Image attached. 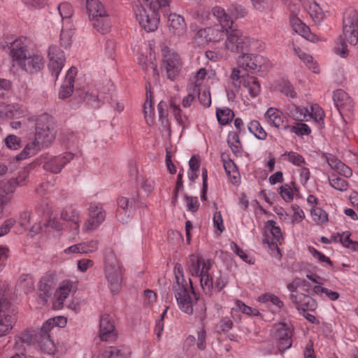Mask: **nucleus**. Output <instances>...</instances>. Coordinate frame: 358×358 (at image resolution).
Instances as JSON below:
<instances>
[{"label":"nucleus","mask_w":358,"mask_h":358,"mask_svg":"<svg viewBox=\"0 0 358 358\" xmlns=\"http://www.w3.org/2000/svg\"><path fill=\"white\" fill-rule=\"evenodd\" d=\"M30 41L27 37L6 36L0 41V48L8 52L12 66L29 74L41 71L45 59L39 51H30Z\"/></svg>","instance_id":"nucleus-1"},{"label":"nucleus","mask_w":358,"mask_h":358,"mask_svg":"<svg viewBox=\"0 0 358 358\" xmlns=\"http://www.w3.org/2000/svg\"><path fill=\"white\" fill-rule=\"evenodd\" d=\"M213 261L202 257L192 255L187 262V271L192 277L199 278L201 287L206 295L212 294L213 289L217 292L223 289L228 283L226 276L220 273L213 282L211 270Z\"/></svg>","instance_id":"nucleus-2"},{"label":"nucleus","mask_w":358,"mask_h":358,"mask_svg":"<svg viewBox=\"0 0 358 358\" xmlns=\"http://www.w3.org/2000/svg\"><path fill=\"white\" fill-rule=\"evenodd\" d=\"M212 14L218 23L200 29L196 31L193 39L194 42L199 45L222 41L234 24L231 17L220 6L213 7Z\"/></svg>","instance_id":"nucleus-3"},{"label":"nucleus","mask_w":358,"mask_h":358,"mask_svg":"<svg viewBox=\"0 0 358 358\" xmlns=\"http://www.w3.org/2000/svg\"><path fill=\"white\" fill-rule=\"evenodd\" d=\"M171 0H141L135 10V16L140 26L148 32L155 31L159 24V10L164 15L169 11Z\"/></svg>","instance_id":"nucleus-4"},{"label":"nucleus","mask_w":358,"mask_h":358,"mask_svg":"<svg viewBox=\"0 0 358 358\" xmlns=\"http://www.w3.org/2000/svg\"><path fill=\"white\" fill-rule=\"evenodd\" d=\"M173 271L175 281L173 285V291L178 306L182 311L192 315L194 304L197 301L192 282L190 279L189 281L185 279L183 268L180 264H176Z\"/></svg>","instance_id":"nucleus-5"},{"label":"nucleus","mask_w":358,"mask_h":358,"mask_svg":"<svg viewBox=\"0 0 358 358\" xmlns=\"http://www.w3.org/2000/svg\"><path fill=\"white\" fill-rule=\"evenodd\" d=\"M345 41L351 45H355L358 42V13L352 8H348L343 13V34L335 46L336 53L343 57L348 54Z\"/></svg>","instance_id":"nucleus-6"},{"label":"nucleus","mask_w":358,"mask_h":358,"mask_svg":"<svg viewBox=\"0 0 358 358\" xmlns=\"http://www.w3.org/2000/svg\"><path fill=\"white\" fill-rule=\"evenodd\" d=\"M123 267L113 250L105 256V275L108 287L113 294H117L122 287Z\"/></svg>","instance_id":"nucleus-7"},{"label":"nucleus","mask_w":358,"mask_h":358,"mask_svg":"<svg viewBox=\"0 0 358 358\" xmlns=\"http://www.w3.org/2000/svg\"><path fill=\"white\" fill-rule=\"evenodd\" d=\"M224 45L226 50L235 53L249 51L255 48L257 41L243 34L242 31L234 27V24L227 34Z\"/></svg>","instance_id":"nucleus-8"},{"label":"nucleus","mask_w":358,"mask_h":358,"mask_svg":"<svg viewBox=\"0 0 358 358\" xmlns=\"http://www.w3.org/2000/svg\"><path fill=\"white\" fill-rule=\"evenodd\" d=\"M36 122L34 138L43 146L48 147L55 138L56 131L52 117L47 113L38 116Z\"/></svg>","instance_id":"nucleus-9"},{"label":"nucleus","mask_w":358,"mask_h":358,"mask_svg":"<svg viewBox=\"0 0 358 358\" xmlns=\"http://www.w3.org/2000/svg\"><path fill=\"white\" fill-rule=\"evenodd\" d=\"M66 324V318L64 317H56L47 320L39 331H35L38 334V345L41 350L48 354L54 352L55 345L50 339V331L55 327H64Z\"/></svg>","instance_id":"nucleus-10"},{"label":"nucleus","mask_w":358,"mask_h":358,"mask_svg":"<svg viewBox=\"0 0 358 358\" xmlns=\"http://www.w3.org/2000/svg\"><path fill=\"white\" fill-rule=\"evenodd\" d=\"M284 241V238L281 229L273 220H268L264 225L263 232V244L273 250L272 255L278 256L280 258V251L278 245H281Z\"/></svg>","instance_id":"nucleus-11"},{"label":"nucleus","mask_w":358,"mask_h":358,"mask_svg":"<svg viewBox=\"0 0 358 358\" xmlns=\"http://www.w3.org/2000/svg\"><path fill=\"white\" fill-rule=\"evenodd\" d=\"M233 85L236 88V92L243 85L251 97L255 98L261 92L260 84L256 77L250 76L248 73H242L241 69H234L231 77Z\"/></svg>","instance_id":"nucleus-12"},{"label":"nucleus","mask_w":358,"mask_h":358,"mask_svg":"<svg viewBox=\"0 0 358 358\" xmlns=\"http://www.w3.org/2000/svg\"><path fill=\"white\" fill-rule=\"evenodd\" d=\"M133 50L136 52L138 64L146 71L151 70L154 74H157V65L155 62V55L150 44L141 43L134 45Z\"/></svg>","instance_id":"nucleus-13"},{"label":"nucleus","mask_w":358,"mask_h":358,"mask_svg":"<svg viewBox=\"0 0 358 358\" xmlns=\"http://www.w3.org/2000/svg\"><path fill=\"white\" fill-rule=\"evenodd\" d=\"M162 66L166 71L167 78L173 80L182 69V59L177 52L167 48L162 50Z\"/></svg>","instance_id":"nucleus-14"},{"label":"nucleus","mask_w":358,"mask_h":358,"mask_svg":"<svg viewBox=\"0 0 358 358\" xmlns=\"http://www.w3.org/2000/svg\"><path fill=\"white\" fill-rule=\"evenodd\" d=\"M106 211L102 206L98 203H91L87 209V217L85 220L82 230L88 233L96 229L105 220Z\"/></svg>","instance_id":"nucleus-15"},{"label":"nucleus","mask_w":358,"mask_h":358,"mask_svg":"<svg viewBox=\"0 0 358 358\" xmlns=\"http://www.w3.org/2000/svg\"><path fill=\"white\" fill-rule=\"evenodd\" d=\"M48 70L52 79L55 81L58 79L59 75L64 66L66 62L65 54L57 45H50L48 50Z\"/></svg>","instance_id":"nucleus-16"},{"label":"nucleus","mask_w":358,"mask_h":358,"mask_svg":"<svg viewBox=\"0 0 358 358\" xmlns=\"http://www.w3.org/2000/svg\"><path fill=\"white\" fill-rule=\"evenodd\" d=\"M61 218L68 222L70 237L75 238L80 233L81 212L77 208L69 206L65 207L61 213Z\"/></svg>","instance_id":"nucleus-17"},{"label":"nucleus","mask_w":358,"mask_h":358,"mask_svg":"<svg viewBox=\"0 0 358 358\" xmlns=\"http://www.w3.org/2000/svg\"><path fill=\"white\" fill-rule=\"evenodd\" d=\"M36 343L38 344V334L35 330H27L22 332L15 338L13 347L17 352L10 358H27V357L24 354L26 346Z\"/></svg>","instance_id":"nucleus-18"},{"label":"nucleus","mask_w":358,"mask_h":358,"mask_svg":"<svg viewBox=\"0 0 358 358\" xmlns=\"http://www.w3.org/2000/svg\"><path fill=\"white\" fill-rule=\"evenodd\" d=\"M98 336L101 341L114 342L116 341L117 333L115 329L114 320L110 315H101Z\"/></svg>","instance_id":"nucleus-19"},{"label":"nucleus","mask_w":358,"mask_h":358,"mask_svg":"<svg viewBox=\"0 0 358 358\" xmlns=\"http://www.w3.org/2000/svg\"><path fill=\"white\" fill-rule=\"evenodd\" d=\"M15 321V314L10 305L6 301H0V337L12 329Z\"/></svg>","instance_id":"nucleus-20"},{"label":"nucleus","mask_w":358,"mask_h":358,"mask_svg":"<svg viewBox=\"0 0 358 358\" xmlns=\"http://www.w3.org/2000/svg\"><path fill=\"white\" fill-rule=\"evenodd\" d=\"M289 299L299 313L314 311L317 307L316 301L307 294L302 292L290 294Z\"/></svg>","instance_id":"nucleus-21"},{"label":"nucleus","mask_w":358,"mask_h":358,"mask_svg":"<svg viewBox=\"0 0 358 358\" xmlns=\"http://www.w3.org/2000/svg\"><path fill=\"white\" fill-rule=\"evenodd\" d=\"M262 56L255 54L243 53L237 59L238 67L247 72H254L259 70L264 63Z\"/></svg>","instance_id":"nucleus-22"},{"label":"nucleus","mask_w":358,"mask_h":358,"mask_svg":"<svg viewBox=\"0 0 358 358\" xmlns=\"http://www.w3.org/2000/svg\"><path fill=\"white\" fill-rule=\"evenodd\" d=\"M27 108L19 103H0V123L12 118H20L27 115Z\"/></svg>","instance_id":"nucleus-23"},{"label":"nucleus","mask_w":358,"mask_h":358,"mask_svg":"<svg viewBox=\"0 0 358 358\" xmlns=\"http://www.w3.org/2000/svg\"><path fill=\"white\" fill-rule=\"evenodd\" d=\"M169 32L175 36L182 37L187 33V24L185 18L175 13L167 14Z\"/></svg>","instance_id":"nucleus-24"},{"label":"nucleus","mask_w":358,"mask_h":358,"mask_svg":"<svg viewBox=\"0 0 358 358\" xmlns=\"http://www.w3.org/2000/svg\"><path fill=\"white\" fill-rule=\"evenodd\" d=\"M73 158V154L65 152L62 155L50 158L48 161L45 162L43 168L53 173H58Z\"/></svg>","instance_id":"nucleus-25"},{"label":"nucleus","mask_w":358,"mask_h":358,"mask_svg":"<svg viewBox=\"0 0 358 358\" xmlns=\"http://www.w3.org/2000/svg\"><path fill=\"white\" fill-rule=\"evenodd\" d=\"M333 100L341 115L351 111L354 107L353 100L343 90H337L334 92Z\"/></svg>","instance_id":"nucleus-26"},{"label":"nucleus","mask_w":358,"mask_h":358,"mask_svg":"<svg viewBox=\"0 0 358 358\" xmlns=\"http://www.w3.org/2000/svg\"><path fill=\"white\" fill-rule=\"evenodd\" d=\"M275 329V337L279 340L278 348L282 352L292 346V331L285 323L278 324Z\"/></svg>","instance_id":"nucleus-27"},{"label":"nucleus","mask_w":358,"mask_h":358,"mask_svg":"<svg viewBox=\"0 0 358 358\" xmlns=\"http://www.w3.org/2000/svg\"><path fill=\"white\" fill-rule=\"evenodd\" d=\"M73 287V282L70 280L63 281L56 290L54 296L53 306L56 309L63 307L64 301L68 298Z\"/></svg>","instance_id":"nucleus-28"},{"label":"nucleus","mask_w":358,"mask_h":358,"mask_svg":"<svg viewBox=\"0 0 358 358\" xmlns=\"http://www.w3.org/2000/svg\"><path fill=\"white\" fill-rule=\"evenodd\" d=\"M77 74V69L71 67L66 72L64 83L61 86L59 92V97L62 99L69 97L73 90L74 78Z\"/></svg>","instance_id":"nucleus-29"},{"label":"nucleus","mask_w":358,"mask_h":358,"mask_svg":"<svg viewBox=\"0 0 358 358\" xmlns=\"http://www.w3.org/2000/svg\"><path fill=\"white\" fill-rule=\"evenodd\" d=\"M52 280L48 276H45L40 280L38 291L39 306H44L48 302L52 294Z\"/></svg>","instance_id":"nucleus-30"},{"label":"nucleus","mask_w":358,"mask_h":358,"mask_svg":"<svg viewBox=\"0 0 358 358\" xmlns=\"http://www.w3.org/2000/svg\"><path fill=\"white\" fill-rule=\"evenodd\" d=\"M285 118L282 113L275 108H269L265 113V119L269 124L284 131L287 124L285 122Z\"/></svg>","instance_id":"nucleus-31"},{"label":"nucleus","mask_w":358,"mask_h":358,"mask_svg":"<svg viewBox=\"0 0 358 358\" xmlns=\"http://www.w3.org/2000/svg\"><path fill=\"white\" fill-rule=\"evenodd\" d=\"M94 29L100 34H105L110 31L112 23L107 13L90 20Z\"/></svg>","instance_id":"nucleus-32"},{"label":"nucleus","mask_w":358,"mask_h":358,"mask_svg":"<svg viewBox=\"0 0 358 358\" xmlns=\"http://www.w3.org/2000/svg\"><path fill=\"white\" fill-rule=\"evenodd\" d=\"M171 112L173 114L175 120L182 129L189 125V121L188 116L182 110L180 107L171 101L169 103Z\"/></svg>","instance_id":"nucleus-33"},{"label":"nucleus","mask_w":358,"mask_h":358,"mask_svg":"<svg viewBox=\"0 0 358 358\" xmlns=\"http://www.w3.org/2000/svg\"><path fill=\"white\" fill-rule=\"evenodd\" d=\"M43 147L35 138L26 145L23 150L16 155V160H23L35 155Z\"/></svg>","instance_id":"nucleus-34"},{"label":"nucleus","mask_w":358,"mask_h":358,"mask_svg":"<svg viewBox=\"0 0 358 358\" xmlns=\"http://www.w3.org/2000/svg\"><path fill=\"white\" fill-rule=\"evenodd\" d=\"M325 113L318 104H312L309 109L308 119H313L319 128L324 126Z\"/></svg>","instance_id":"nucleus-35"},{"label":"nucleus","mask_w":358,"mask_h":358,"mask_svg":"<svg viewBox=\"0 0 358 358\" xmlns=\"http://www.w3.org/2000/svg\"><path fill=\"white\" fill-rule=\"evenodd\" d=\"M223 166L230 182L233 184L238 183L240 174L235 163L230 159H224Z\"/></svg>","instance_id":"nucleus-36"},{"label":"nucleus","mask_w":358,"mask_h":358,"mask_svg":"<svg viewBox=\"0 0 358 358\" xmlns=\"http://www.w3.org/2000/svg\"><path fill=\"white\" fill-rule=\"evenodd\" d=\"M293 51L296 55L306 65L311 69L314 73H318L319 69L317 63L314 61L312 56L303 52L301 48L295 44L292 45Z\"/></svg>","instance_id":"nucleus-37"},{"label":"nucleus","mask_w":358,"mask_h":358,"mask_svg":"<svg viewBox=\"0 0 358 358\" xmlns=\"http://www.w3.org/2000/svg\"><path fill=\"white\" fill-rule=\"evenodd\" d=\"M280 158L297 167H302L307 165L304 157L299 152L292 150L285 151L280 155Z\"/></svg>","instance_id":"nucleus-38"},{"label":"nucleus","mask_w":358,"mask_h":358,"mask_svg":"<svg viewBox=\"0 0 358 358\" xmlns=\"http://www.w3.org/2000/svg\"><path fill=\"white\" fill-rule=\"evenodd\" d=\"M331 238L334 242L341 243L344 247L352 250H356L358 248V242L350 239V234L348 231L337 233L332 235Z\"/></svg>","instance_id":"nucleus-39"},{"label":"nucleus","mask_w":358,"mask_h":358,"mask_svg":"<svg viewBox=\"0 0 358 358\" xmlns=\"http://www.w3.org/2000/svg\"><path fill=\"white\" fill-rule=\"evenodd\" d=\"M86 8L90 20L106 13L99 0H87Z\"/></svg>","instance_id":"nucleus-40"},{"label":"nucleus","mask_w":358,"mask_h":358,"mask_svg":"<svg viewBox=\"0 0 358 358\" xmlns=\"http://www.w3.org/2000/svg\"><path fill=\"white\" fill-rule=\"evenodd\" d=\"M309 109L292 105L289 108V115L296 122L308 121Z\"/></svg>","instance_id":"nucleus-41"},{"label":"nucleus","mask_w":358,"mask_h":358,"mask_svg":"<svg viewBox=\"0 0 358 358\" xmlns=\"http://www.w3.org/2000/svg\"><path fill=\"white\" fill-rule=\"evenodd\" d=\"M57 9L63 21V24H73L71 17L73 14V8L71 3L62 2L58 5Z\"/></svg>","instance_id":"nucleus-42"},{"label":"nucleus","mask_w":358,"mask_h":358,"mask_svg":"<svg viewBox=\"0 0 358 358\" xmlns=\"http://www.w3.org/2000/svg\"><path fill=\"white\" fill-rule=\"evenodd\" d=\"M73 24H63L61 35L60 43L62 46L68 48L72 43V37L74 34Z\"/></svg>","instance_id":"nucleus-43"},{"label":"nucleus","mask_w":358,"mask_h":358,"mask_svg":"<svg viewBox=\"0 0 358 358\" xmlns=\"http://www.w3.org/2000/svg\"><path fill=\"white\" fill-rule=\"evenodd\" d=\"M308 13L315 24L321 23L325 18V14L318 3L313 1L309 3Z\"/></svg>","instance_id":"nucleus-44"},{"label":"nucleus","mask_w":358,"mask_h":358,"mask_svg":"<svg viewBox=\"0 0 358 358\" xmlns=\"http://www.w3.org/2000/svg\"><path fill=\"white\" fill-rule=\"evenodd\" d=\"M285 131L294 133L299 136H308L311 133L310 127L302 122H297L292 125H285Z\"/></svg>","instance_id":"nucleus-45"},{"label":"nucleus","mask_w":358,"mask_h":358,"mask_svg":"<svg viewBox=\"0 0 358 358\" xmlns=\"http://www.w3.org/2000/svg\"><path fill=\"white\" fill-rule=\"evenodd\" d=\"M208 83V80L207 79V71L206 69L201 68L196 72V75L194 76V81L188 86L199 90V88L207 87L206 85Z\"/></svg>","instance_id":"nucleus-46"},{"label":"nucleus","mask_w":358,"mask_h":358,"mask_svg":"<svg viewBox=\"0 0 358 358\" xmlns=\"http://www.w3.org/2000/svg\"><path fill=\"white\" fill-rule=\"evenodd\" d=\"M249 131L259 140H265L267 133L257 120H251L248 124Z\"/></svg>","instance_id":"nucleus-47"},{"label":"nucleus","mask_w":358,"mask_h":358,"mask_svg":"<svg viewBox=\"0 0 358 358\" xmlns=\"http://www.w3.org/2000/svg\"><path fill=\"white\" fill-rule=\"evenodd\" d=\"M216 117L218 122L222 125H227L232 121L234 113L229 108L224 107L217 108L216 110Z\"/></svg>","instance_id":"nucleus-48"},{"label":"nucleus","mask_w":358,"mask_h":358,"mask_svg":"<svg viewBox=\"0 0 358 358\" xmlns=\"http://www.w3.org/2000/svg\"><path fill=\"white\" fill-rule=\"evenodd\" d=\"M310 215L313 220L317 225H324L328 221V214L323 209L319 207L310 208Z\"/></svg>","instance_id":"nucleus-49"},{"label":"nucleus","mask_w":358,"mask_h":358,"mask_svg":"<svg viewBox=\"0 0 358 358\" xmlns=\"http://www.w3.org/2000/svg\"><path fill=\"white\" fill-rule=\"evenodd\" d=\"M33 167L34 165L31 164L19 171L17 176L15 178H13L16 186L22 187L27 184L29 173Z\"/></svg>","instance_id":"nucleus-50"},{"label":"nucleus","mask_w":358,"mask_h":358,"mask_svg":"<svg viewBox=\"0 0 358 358\" xmlns=\"http://www.w3.org/2000/svg\"><path fill=\"white\" fill-rule=\"evenodd\" d=\"M328 181L331 187L336 190L345 192L348 189L349 184L347 180L333 174L328 177Z\"/></svg>","instance_id":"nucleus-51"},{"label":"nucleus","mask_w":358,"mask_h":358,"mask_svg":"<svg viewBox=\"0 0 358 358\" xmlns=\"http://www.w3.org/2000/svg\"><path fill=\"white\" fill-rule=\"evenodd\" d=\"M329 164L332 169H335L340 175L345 178H350L352 175V169L340 160H331Z\"/></svg>","instance_id":"nucleus-52"},{"label":"nucleus","mask_w":358,"mask_h":358,"mask_svg":"<svg viewBox=\"0 0 358 358\" xmlns=\"http://www.w3.org/2000/svg\"><path fill=\"white\" fill-rule=\"evenodd\" d=\"M100 358H125V355L122 350L115 346L105 348L100 352Z\"/></svg>","instance_id":"nucleus-53"},{"label":"nucleus","mask_w":358,"mask_h":358,"mask_svg":"<svg viewBox=\"0 0 358 358\" xmlns=\"http://www.w3.org/2000/svg\"><path fill=\"white\" fill-rule=\"evenodd\" d=\"M289 22L292 29L302 36L307 32L308 26L306 25L298 17L292 14L289 17Z\"/></svg>","instance_id":"nucleus-54"},{"label":"nucleus","mask_w":358,"mask_h":358,"mask_svg":"<svg viewBox=\"0 0 358 358\" xmlns=\"http://www.w3.org/2000/svg\"><path fill=\"white\" fill-rule=\"evenodd\" d=\"M309 287L310 286L306 280L299 278L294 279L287 285V289L291 294L299 292L297 291L298 289L308 293Z\"/></svg>","instance_id":"nucleus-55"},{"label":"nucleus","mask_w":358,"mask_h":358,"mask_svg":"<svg viewBox=\"0 0 358 358\" xmlns=\"http://www.w3.org/2000/svg\"><path fill=\"white\" fill-rule=\"evenodd\" d=\"M159 118L164 127H170V122L168 119V104L166 102L161 101L157 106Z\"/></svg>","instance_id":"nucleus-56"},{"label":"nucleus","mask_w":358,"mask_h":358,"mask_svg":"<svg viewBox=\"0 0 358 358\" xmlns=\"http://www.w3.org/2000/svg\"><path fill=\"white\" fill-rule=\"evenodd\" d=\"M235 309L248 316L260 315L259 310L256 308L247 306L241 300H236L235 302Z\"/></svg>","instance_id":"nucleus-57"},{"label":"nucleus","mask_w":358,"mask_h":358,"mask_svg":"<svg viewBox=\"0 0 358 358\" xmlns=\"http://www.w3.org/2000/svg\"><path fill=\"white\" fill-rule=\"evenodd\" d=\"M313 292L317 295L322 296L324 294L326 297L331 301H336L339 298V294L337 292L332 291L320 285H316L313 289Z\"/></svg>","instance_id":"nucleus-58"},{"label":"nucleus","mask_w":358,"mask_h":358,"mask_svg":"<svg viewBox=\"0 0 358 358\" xmlns=\"http://www.w3.org/2000/svg\"><path fill=\"white\" fill-rule=\"evenodd\" d=\"M257 301L261 303L271 302L272 304L275 305L276 308H278V309H281L284 306L283 302L280 299L279 297L273 294L269 293L259 296L257 299Z\"/></svg>","instance_id":"nucleus-59"},{"label":"nucleus","mask_w":358,"mask_h":358,"mask_svg":"<svg viewBox=\"0 0 358 358\" xmlns=\"http://www.w3.org/2000/svg\"><path fill=\"white\" fill-rule=\"evenodd\" d=\"M196 97L201 104L205 107H209L211 104V96L209 88L207 87L199 88Z\"/></svg>","instance_id":"nucleus-60"},{"label":"nucleus","mask_w":358,"mask_h":358,"mask_svg":"<svg viewBox=\"0 0 358 358\" xmlns=\"http://www.w3.org/2000/svg\"><path fill=\"white\" fill-rule=\"evenodd\" d=\"M253 6L261 12H266L274 7V0H251Z\"/></svg>","instance_id":"nucleus-61"},{"label":"nucleus","mask_w":358,"mask_h":358,"mask_svg":"<svg viewBox=\"0 0 358 358\" xmlns=\"http://www.w3.org/2000/svg\"><path fill=\"white\" fill-rule=\"evenodd\" d=\"M278 194L285 202L289 203L293 201L294 193L291 185L284 184L278 188Z\"/></svg>","instance_id":"nucleus-62"},{"label":"nucleus","mask_w":358,"mask_h":358,"mask_svg":"<svg viewBox=\"0 0 358 358\" xmlns=\"http://www.w3.org/2000/svg\"><path fill=\"white\" fill-rule=\"evenodd\" d=\"M192 17L201 24H207L210 18V13L204 8H199L192 13Z\"/></svg>","instance_id":"nucleus-63"},{"label":"nucleus","mask_w":358,"mask_h":358,"mask_svg":"<svg viewBox=\"0 0 358 358\" xmlns=\"http://www.w3.org/2000/svg\"><path fill=\"white\" fill-rule=\"evenodd\" d=\"M277 88L278 90L291 98H294L296 96V93L294 91L292 85L287 80H281L280 83L278 85Z\"/></svg>","instance_id":"nucleus-64"}]
</instances>
